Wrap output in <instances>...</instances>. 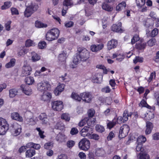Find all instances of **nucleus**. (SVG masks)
Wrapping results in <instances>:
<instances>
[{
    "label": "nucleus",
    "instance_id": "13",
    "mask_svg": "<svg viewBox=\"0 0 159 159\" xmlns=\"http://www.w3.org/2000/svg\"><path fill=\"white\" fill-rule=\"evenodd\" d=\"M104 45L101 43L98 44H92L90 47V49L93 52H97L102 50L104 47Z\"/></svg>",
    "mask_w": 159,
    "mask_h": 159
},
{
    "label": "nucleus",
    "instance_id": "11",
    "mask_svg": "<svg viewBox=\"0 0 159 159\" xmlns=\"http://www.w3.org/2000/svg\"><path fill=\"white\" fill-rule=\"evenodd\" d=\"M31 68L29 65H24L23 68L22 75L25 76L30 75L31 74Z\"/></svg>",
    "mask_w": 159,
    "mask_h": 159
},
{
    "label": "nucleus",
    "instance_id": "52",
    "mask_svg": "<svg viewBox=\"0 0 159 159\" xmlns=\"http://www.w3.org/2000/svg\"><path fill=\"white\" fill-rule=\"evenodd\" d=\"M26 120L27 124L29 125H33L35 124V121L34 119V118L32 117L31 118H27Z\"/></svg>",
    "mask_w": 159,
    "mask_h": 159
},
{
    "label": "nucleus",
    "instance_id": "36",
    "mask_svg": "<svg viewBox=\"0 0 159 159\" xmlns=\"http://www.w3.org/2000/svg\"><path fill=\"white\" fill-rule=\"evenodd\" d=\"M154 21L151 18H148L147 19L144 25L146 27H149L150 26H153L154 24Z\"/></svg>",
    "mask_w": 159,
    "mask_h": 159
},
{
    "label": "nucleus",
    "instance_id": "33",
    "mask_svg": "<svg viewBox=\"0 0 159 159\" xmlns=\"http://www.w3.org/2000/svg\"><path fill=\"white\" fill-rule=\"evenodd\" d=\"M146 46V43H142L139 41L136 43V48L138 49L142 50L145 48Z\"/></svg>",
    "mask_w": 159,
    "mask_h": 159
},
{
    "label": "nucleus",
    "instance_id": "10",
    "mask_svg": "<svg viewBox=\"0 0 159 159\" xmlns=\"http://www.w3.org/2000/svg\"><path fill=\"white\" fill-rule=\"evenodd\" d=\"M93 129L89 126H84L80 132L81 135L84 137L89 136L93 133Z\"/></svg>",
    "mask_w": 159,
    "mask_h": 159
},
{
    "label": "nucleus",
    "instance_id": "37",
    "mask_svg": "<svg viewBox=\"0 0 159 159\" xmlns=\"http://www.w3.org/2000/svg\"><path fill=\"white\" fill-rule=\"evenodd\" d=\"M146 141V137L143 135H140L138 137L137 140V143H144Z\"/></svg>",
    "mask_w": 159,
    "mask_h": 159
},
{
    "label": "nucleus",
    "instance_id": "50",
    "mask_svg": "<svg viewBox=\"0 0 159 159\" xmlns=\"http://www.w3.org/2000/svg\"><path fill=\"white\" fill-rule=\"evenodd\" d=\"M35 43L33 41L30 39L27 40L25 43V45L26 47H29L35 45Z\"/></svg>",
    "mask_w": 159,
    "mask_h": 159
},
{
    "label": "nucleus",
    "instance_id": "49",
    "mask_svg": "<svg viewBox=\"0 0 159 159\" xmlns=\"http://www.w3.org/2000/svg\"><path fill=\"white\" fill-rule=\"evenodd\" d=\"M80 61H81L80 57L78 54L74 57L73 61L74 64L77 65L79 64Z\"/></svg>",
    "mask_w": 159,
    "mask_h": 159
},
{
    "label": "nucleus",
    "instance_id": "8",
    "mask_svg": "<svg viewBox=\"0 0 159 159\" xmlns=\"http://www.w3.org/2000/svg\"><path fill=\"white\" fill-rule=\"evenodd\" d=\"M81 100L86 103H90L93 98L92 94L89 92H85L80 93Z\"/></svg>",
    "mask_w": 159,
    "mask_h": 159
},
{
    "label": "nucleus",
    "instance_id": "26",
    "mask_svg": "<svg viewBox=\"0 0 159 159\" xmlns=\"http://www.w3.org/2000/svg\"><path fill=\"white\" fill-rule=\"evenodd\" d=\"M126 6V3L125 1H123L119 3L116 7V11H120L125 8Z\"/></svg>",
    "mask_w": 159,
    "mask_h": 159
},
{
    "label": "nucleus",
    "instance_id": "31",
    "mask_svg": "<svg viewBox=\"0 0 159 159\" xmlns=\"http://www.w3.org/2000/svg\"><path fill=\"white\" fill-rule=\"evenodd\" d=\"M102 7L103 10L108 11H111L113 10V7L105 2L102 4Z\"/></svg>",
    "mask_w": 159,
    "mask_h": 159
},
{
    "label": "nucleus",
    "instance_id": "38",
    "mask_svg": "<svg viewBox=\"0 0 159 159\" xmlns=\"http://www.w3.org/2000/svg\"><path fill=\"white\" fill-rule=\"evenodd\" d=\"M137 6L138 8H141L145 4V0H136Z\"/></svg>",
    "mask_w": 159,
    "mask_h": 159
},
{
    "label": "nucleus",
    "instance_id": "4",
    "mask_svg": "<svg viewBox=\"0 0 159 159\" xmlns=\"http://www.w3.org/2000/svg\"><path fill=\"white\" fill-rule=\"evenodd\" d=\"M80 148L83 150H87L90 147V142L87 139H82L79 143Z\"/></svg>",
    "mask_w": 159,
    "mask_h": 159
},
{
    "label": "nucleus",
    "instance_id": "29",
    "mask_svg": "<svg viewBox=\"0 0 159 159\" xmlns=\"http://www.w3.org/2000/svg\"><path fill=\"white\" fill-rule=\"evenodd\" d=\"M73 5V2L71 0H64L63 2V7L66 9H68L69 6L71 7Z\"/></svg>",
    "mask_w": 159,
    "mask_h": 159
},
{
    "label": "nucleus",
    "instance_id": "25",
    "mask_svg": "<svg viewBox=\"0 0 159 159\" xmlns=\"http://www.w3.org/2000/svg\"><path fill=\"white\" fill-rule=\"evenodd\" d=\"M55 39H57L59 35L60 31L57 28H53L49 30Z\"/></svg>",
    "mask_w": 159,
    "mask_h": 159
},
{
    "label": "nucleus",
    "instance_id": "51",
    "mask_svg": "<svg viewBox=\"0 0 159 159\" xmlns=\"http://www.w3.org/2000/svg\"><path fill=\"white\" fill-rule=\"evenodd\" d=\"M61 118L66 121H69L70 119V116L68 114L63 113L61 116Z\"/></svg>",
    "mask_w": 159,
    "mask_h": 159
},
{
    "label": "nucleus",
    "instance_id": "24",
    "mask_svg": "<svg viewBox=\"0 0 159 159\" xmlns=\"http://www.w3.org/2000/svg\"><path fill=\"white\" fill-rule=\"evenodd\" d=\"M146 129L145 130V134H150L152 131L153 127L152 124L148 121H147L146 123Z\"/></svg>",
    "mask_w": 159,
    "mask_h": 159
},
{
    "label": "nucleus",
    "instance_id": "32",
    "mask_svg": "<svg viewBox=\"0 0 159 159\" xmlns=\"http://www.w3.org/2000/svg\"><path fill=\"white\" fill-rule=\"evenodd\" d=\"M31 60L33 62H35L39 60L40 57L34 52H32L31 53Z\"/></svg>",
    "mask_w": 159,
    "mask_h": 159
},
{
    "label": "nucleus",
    "instance_id": "19",
    "mask_svg": "<svg viewBox=\"0 0 159 159\" xmlns=\"http://www.w3.org/2000/svg\"><path fill=\"white\" fill-rule=\"evenodd\" d=\"M65 87L63 84H60L58 85L54 90V93L56 96L59 95L63 91Z\"/></svg>",
    "mask_w": 159,
    "mask_h": 159
},
{
    "label": "nucleus",
    "instance_id": "54",
    "mask_svg": "<svg viewBox=\"0 0 159 159\" xmlns=\"http://www.w3.org/2000/svg\"><path fill=\"white\" fill-rule=\"evenodd\" d=\"M143 59L142 57H136L133 60V62L136 64L138 62H143Z\"/></svg>",
    "mask_w": 159,
    "mask_h": 159
},
{
    "label": "nucleus",
    "instance_id": "53",
    "mask_svg": "<svg viewBox=\"0 0 159 159\" xmlns=\"http://www.w3.org/2000/svg\"><path fill=\"white\" fill-rule=\"evenodd\" d=\"M96 130L99 132L102 133L105 130L104 127L100 125H97L96 126Z\"/></svg>",
    "mask_w": 159,
    "mask_h": 159
},
{
    "label": "nucleus",
    "instance_id": "43",
    "mask_svg": "<svg viewBox=\"0 0 159 159\" xmlns=\"http://www.w3.org/2000/svg\"><path fill=\"white\" fill-rule=\"evenodd\" d=\"M46 38L47 40L49 41L56 40L49 31L46 34Z\"/></svg>",
    "mask_w": 159,
    "mask_h": 159
},
{
    "label": "nucleus",
    "instance_id": "21",
    "mask_svg": "<svg viewBox=\"0 0 159 159\" xmlns=\"http://www.w3.org/2000/svg\"><path fill=\"white\" fill-rule=\"evenodd\" d=\"M137 144L136 150L137 152H143L148 151V149L145 146L143 147V144L142 143H137Z\"/></svg>",
    "mask_w": 159,
    "mask_h": 159
},
{
    "label": "nucleus",
    "instance_id": "17",
    "mask_svg": "<svg viewBox=\"0 0 159 159\" xmlns=\"http://www.w3.org/2000/svg\"><path fill=\"white\" fill-rule=\"evenodd\" d=\"M121 24L120 22L119 23L118 25L113 24L111 27V30L112 31L117 32H122V29L121 28Z\"/></svg>",
    "mask_w": 159,
    "mask_h": 159
},
{
    "label": "nucleus",
    "instance_id": "27",
    "mask_svg": "<svg viewBox=\"0 0 159 159\" xmlns=\"http://www.w3.org/2000/svg\"><path fill=\"white\" fill-rule=\"evenodd\" d=\"M66 138V136L64 134L61 133L58 134L56 137V140L59 142H62L64 141Z\"/></svg>",
    "mask_w": 159,
    "mask_h": 159
},
{
    "label": "nucleus",
    "instance_id": "45",
    "mask_svg": "<svg viewBox=\"0 0 159 159\" xmlns=\"http://www.w3.org/2000/svg\"><path fill=\"white\" fill-rule=\"evenodd\" d=\"M35 26L38 28H41L43 27H46L47 25L46 24H44L41 22L37 21L35 23Z\"/></svg>",
    "mask_w": 159,
    "mask_h": 159
},
{
    "label": "nucleus",
    "instance_id": "22",
    "mask_svg": "<svg viewBox=\"0 0 159 159\" xmlns=\"http://www.w3.org/2000/svg\"><path fill=\"white\" fill-rule=\"evenodd\" d=\"M137 157L139 159H151L150 156L147 151L143 152H140Z\"/></svg>",
    "mask_w": 159,
    "mask_h": 159
},
{
    "label": "nucleus",
    "instance_id": "28",
    "mask_svg": "<svg viewBox=\"0 0 159 159\" xmlns=\"http://www.w3.org/2000/svg\"><path fill=\"white\" fill-rule=\"evenodd\" d=\"M35 154V151L34 149H30L26 152V157H31L34 156Z\"/></svg>",
    "mask_w": 159,
    "mask_h": 159
},
{
    "label": "nucleus",
    "instance_id": "42",
    "mask_svg": "<svg viewBox=\"0 0 159 159\" xmlns=\"http://www.w3.org/2000/svg\"><path fill=\"white\" fill-rule=\"evenodd\" d=\"M16 60L14 58L11 59L10 62L6 64L5 66L7 68H9L14 66L15 64Z\"/></svg>",
    "mask_w": 159,
    "mask_h": 159
},
{
    "label": "nucleus",
    "instance_id": "62",
    "mask_svg": "<svg viewBox=\"0 0 159 159\" xmlns=\"http://www.w3.org/2000/svg\"><path fill=\"white\" fill-rule=\"evenodd\" d=\"M139 39V36L137 35H135L131 39V44H134L136 42L138 41Z\"/></svg>",
    "mask_w": 159,
    "mask_h": 159
},
{
    "label": "nucleus",
    "instance_id": "63",
    "mask_svg": "<svg viewBox=\"0 0 159 159\" xmlns=\"http://www.w3.org/2000/svg\"><path fill=\"white\" fill-rule=\"evenodd\" d=\"M115 136V134L113 131L110 132L107 137V139L108 140H111Z\"/></svg>",
    "mask_w": 159,
    "mask_h": 159
},
{
    "label": "nucleus",
    "instance_id": "18",
    "mask_svg": "<svg viewBox=\"0 0 159 159\" xmlns=\"http://www.w3.org/2000/svg\"><path fill=\"white\" fill-rule=\"evenodd\" d=\"M65 87L63 84H60L58 85L54 90V93L56 96L59 95L63 91Z\"/></svg>",
    "mask_w": 159,
    "mask_h": 159
},
{
    "label": "nucleus",
    "instance_id": "41",
    "mask_svg": "<svg viewBox=\"0 0 159 159\" xmlns=\"http://www.w3.org/2000/svg\"><path fill=\"white\" fill-rule=\"evenodd\" d=\"M117 122V119H114L112 121L109 122L107 124V127L109 129L113 128L116 124Z\"/></svg>",
    "mask_w": 159,
    "mask_h": 159
},
{
    "label": "nucleus",
    "instance_id": "9",
    "mask_svg": "<svg viewBox=\"0 0 159 159\" xmlns=\"http://www.w3.org/2000/svg\"><path fill=\"white\" fill-rule=\"evenodd\" d=\"M52 106L54 110L60 111L63 109V103L60 101H55L52 103Z\"/></svg>",
    "mask_w": 159,
    "mask_h": 159
},
{
    "label": "nucleus",
    "instance_id": "15",
    "mask_svg": "<svg viewBox=\"0 0 159 159\" xmlns=\"http://www.w3.org/2000/svg\"><path fill=\"white\" fill-rule=\"evenodd\" d=\"M21 90L26 95H29L32 93V90L29 86L22 84L20 86Z\"/></svg>",
    "mask_w": 159,
    "mask_h": 159
},
{
    "label": "nucleus",
    "instance_id": "57",
    "mask_svg": "<svg viewBox=\"0 0 159 159\" xmlns=\"http://www.w3.org/2000/svg\"><path fill=\"white\" fill-rule=\"evenodd\" d=\"M156 43V39L154 38H152L148 41V44L149 46L152 47Z\"/></svg>",
    "mask_w": 159,
    "mask_h": 159
},
{
    "label": "nucleus",
    "instance_id": "56",
    "mask_svg": "<svg viewBox=\"0 0 159 159\" xmlns=\"http://www.w3.org/2000/svg\"><path fill=\"white\" fill-rule=\"evenodd\" d=\"M11 20H8L6 21L5 24V27L7 31H9L10 30L11 24Z\"/></svg>",
    "mask_w": 159,
    "mask_h": 159
},
{
    "label": "nucleus",
    "instance_id": "5",
    "mask_svg": "<svg viewBox=\"0 0 159 159\" xmlns=\"http://www.w3.org/2000/svg\"><path fill=\"white\" fill-rule=\"evenodd\" d=\"M12 134L14 136H17L20 134L21 131V126L16 123L11 125Z\"/></svg>",
    "mask_w": 159,
    "mask_h": 159
},
{
    "label": "nucleus",
    "instance_id": "44",
    "mask_svg": "<svg viewBox=\"0 0 159 159\" xmlns=\"http://www.w3.org/2000/svg\"><path fill=\"white\" fill-rule=\"evenodd\" d=\"M25 80L26 83L29 85L32 84L34 81V78L31 76L26 78Z\"/></svg>",
    "mask_w": 159,
    "mask_h": 159
},
{
    "label": "nucleus",
    "instance_id": "6",
    "mask_svg": "<svg viewBox=\"0 0 159 159\" xmlns=\"http://www.w3.org/2000/svg\"><path fill=\"white\" fill-rule=\"evenodd\" d=\"M50 84L47 81L40 82L37 85L38 89L41 92H43L47 90H50Z\"/></svg>",
    "mask_w": 159,
    "mask_h": 159
},
{
    "label": "nucleus",
    "instance_id": "1",
    "mask_svg": "<svg viewBox=\"0 0 159 159\" xmlns=\"http://www.w3.org/2000/svg\"><path fill=\"white\" fill-rule=\"evenodd\" d=\"M39 7L38 5L35 3H31L28 5L25 11L24 15L26 17H29L35 12Z\"/></svg>",
    "mask_w": 159,
    "mask_h": 159
},
{
    "label": "nucleus",
    "instance_id": "7",
    "mask_svg": "<svg viewBox=\"0 0 159 159\" xmlns=\"http://www.w3.org/2000/svg\"><path fill=\"white\" fill-rule=\"evenodd\" d=\"M129 130V127L127 125H124L121 126L119 132V138L121 139L126 137L128 135Z\"/></svg>",
    "mask_w": 159,
    "mask_h": 159
},
{
    "label": "nucleus",
    "instance_id": "35",
    "mask_svg": "<svg viewBox=\"0 0 159 159\" xmlns=\"http://www.w3.org/2000/svg\"><path fill=\"white\" fill-rule=\"evenodd\" d=\"M131 115V113L130 112L129 113L128 111H125L123 114V121H127L128 120V117L129 116H130Z\"/></svg>",
    "mask_w": 159,
    "mask_h": 159
},
{
    "label": "nucleus",
    "instance_id": "3",
    "mask_svg": "<svg viewBox=\"0 0 159 159\" xmlns=\"http://www.w3.org/2000/svg\"><path fill=\"white\" fill-rule=\"evenodd\" d=\"M9 129V124L6 120L0 117V135H4Z\"/></svg>",
    "mask_w": 159,
    "mask_h": 159
},
{
    "label": "nucleus",
    "instance_id": "20",
    "mask_svg": "<svg viewBox=\"0 0 159 159\" xmlns=\"http://www.w3.org/2000/svg\"><path fill=\"white\" fill-rule=\"evenodd\" d=\"M11 118L17 121L22 122L23 121L22 117L17 112H13L11 114Z\"/></svg>",
    "mask_w": 159,
    "mask_h": 159
},
{
    "label": "nucleus",
    "instance_id": "2",
    "mask_svg": "<svg viewBox=\"0 0 159 159\" xmlns=\"http://www.w3.org/2000/svg\"><path fill=\"white\" fill-rule=\"evenodd\" d=\"M78 55L82 61H84L89 57V53L88 50L84 48H79L78 50Z\"/></svg>",
    "mask_w": 159,
    "mask_h": 159
},
{
    "label": "nucleus",
    "instance_id": "64",
    "mask_svg": "<svg viewBox=\"0 0 159 159\" xmlns=\"http://www.w3.org/2000/svg\"><path fill=\"white\" fill-rule=\"evenodd\" d=\"M75 144V142L74 141L71 140L68 141L66 143L67 147L70 148L73 147Z\"/></svg>",
    "mask_w": 159,
    "mask_h": 159
},
{
    "label": "nucleus",
    "instance_id": "16",
    "mask_svg": "<svg viewBox=\"0 0 159 159\" xmlns=\"http://www.w3.org/2000/svg\"><path fill=\"white\" fill-rule=\"evenodd\" d=\"M52 98V94L49 92H44L41 96V99L44 101H49Z\"/></svg>",
    "mask_w": 159,
    "mask_h": 159
},
{
    "label": "nucleus",
    "instance_id": "23",
    "mask_svg": "<svg viewBox=\"0 0 159 159\" xmlns=\"http://www.w3.org/2000/svg\"><path fill=\"white\" fill-rule=\"evenodd\" d=\"M116 58V60L119 62L122 61L124 58L125 56L123 54L117 52L113 54L112 58Z\"/></svg>",
    "mask_w": 159,
    "mask_h": 159
},
{
    "label": "nucleus",
    "instance_id": "40",
    "mask_svg": "<svg viewBox=\"0 0 159 159\" xmlns=\"http://www.w3.org/2000/svg\"><path fill=\"white\" fill-rule=\"evenodd\" d=\"M17 91L16 89H11L9 91V96L10 98L15 97L17 94Z\"/></svg>",
    "mask_w": 159,
    "mask_h": 159
},
{
    "label": "nucleus",
    "instance_id": "34",
    "mask_svg": "<svg viewBox=\"0 0 159 159\" xmlns=\"http://www.w3.org/2000/svg\"><path fill=\"white\" fill-rule=\"evenodd\" d=\"M71 97L72 98L79 102H80L81 100V97L75 92L72 93Z\"/></svg>",
    "mask_w": 159,
    "mask_h": 159
},
{
    "label": "nucleus",
    "instance_id": "47",
    "mask_svg": "<svg viewBox=\"0 0 159 159\" xmlns=\"http://www.w3.org/2000/svg\"><path fill=\"white\" fill-rule=\"evenodd\" d=\"M104 151L102 149L97 148L95 152V155L98 156H102L104 153Z\"/></svg>",
    "mask_w": 159,
    "mask_h": 159
},
{
    "label": "nucleus",
    "instance_id": "61",
    "mask_svg": "<svg viewBox=\"0 0 159 159\" xmlns=\"http://www.w3.org/2000/svg\"><path fill=\"white\" fill-rule=\"evenodd\" d=\"M46 46V43L44 41L40 42L38 43V47L40 49H43Z\"/></svg>",
    "mask_w": 159,
    "mask_h": 159
},
{
    "label": "nucleus",
    "instance_id": "55",
    "mask_svg": "<svg viewBox=\"0 0 159 159\" xmlns=\"http://www.w3.org/2000/svg\"><path fill=\"white\" fill-rule=\"evenodd\" d=\"M11 6V2L9 1L6 2H4V5L2 6V9L4 10L7 9Z\"/></svg>",
    "mask_w": 159,
    "mask_h": 159
},
{
    "label": "nucleus",
    "instance_id": "14",
    "mask_svg": "<svg viewBox=\"0 0 159 159\" xmlns=\"http://www.w3.org/2000/svg\"><path fill=\"white\" fill-rule=\"evenodd\" d=\"M39 118L41 121L43 125H47L48 124V120L45 113H41L39 116Z\"/></svg>",
    "mask_w": 159,
    "mask_h": 159
},
{
    "label": "nucleus",
    "instance_id": "60",
    "mask_svg": "<svg viewBox=\"0 0 159 159\" xmlns=\"http://www.w3.org/2000/svg\"><path fill=\"white\" fill-rule=\"evenodd\" d=\"M95 113V111L93 109H89L88 111V114L89 117H93Z\"/></svg>",
    "mask_w": 159,
    "mask_h": 159
},
{
    "label": "nucleus",
    "instance_id": "12",
    "mask_svg": "<svg viewBox=\"0 0 159 159\" xmlns=\"http://www.w3.org/2000/svg\"><path fill=\"white\" fill-rule=\"evenodd\" d=\"M118 44L117 41L115 39H112L109 41L107 44V49L110 50L116 47Z\"/></svg>",
    "mask_w": 159,
    "mask_h": 159
},
{
    "label": "nucleus",
    "instance_id": "39",
    "mask_svg": "<svg viewBox=\"0 0 159 159\" xmlns=\"http://www.w3.org/2000/svg\"><path fill=\"white\" fill-rule=\"evenodd\" d=\"M67 53L66 52H63V53L59 54L58 58L60 61H64L65 60L67 56Z\"/></svg>",
    "mask_w": 159,
    "mask_h": 159
},
{
    "label": "nucleus",
    "instance_id": "59",
    "mask_svg": "<svg viewBox=\"0 0 159 159\" xmlns=\"http://www.w3.org/2000/svg\"><path fill=\"white\" fill-rule=\"evenodd\" d=\"M145 117H146V120H150L154 118V115L151 112H149V113H147L146 115V114H145Z\"/></svg>",
    "mask_w": 159,
    "mask_h": 159
},
{
    "label": "nucleus",
    "instance_id": "46",
    "mask_svg": "<svg viewBox=\"0 0 159 159\" xmlns=\"http://www.w3.org/2000/svg\"><path fill=\"white\" fill-rule=\"evenodd\" d=\"M139 106L141 107H145L148 109L151 108V107L144 100H142L140 103L139 104Z\"/></svg>",
    "mask_w": 159,
    "mask_h": 159
},
{
    "label": "nucleus",
    "instance_id": "58",
    "mask_svg": "<svg viewBox=\"0 0 159 159\" xmlns=\"http://www.w3.org/2000/svg\"><path fill=\"white\" fill-rule=\"evenodd\" d=\"M156 77V72H152L151 73L149 78L147 79L148 81L150 82L153 79H154Z\"/></svg>",
    "mask_w": 159,
    "mask_h": 159
},
{
    "label": "nucleus",
    "instance_id": "48",
    "mask_svg": "<svg viewBox=\"0 0 159 159\" xmlns=\"http://www.w3.org/2000/svg\"><path fill=\"white\" fill-rule=\"evenodd\" d=\"M28 52L27 49L25 48H22L20 49L18 53V55L21 56L24 55Z\"/></svg>",
    "mask_w": 159,
    "mask_h": 159
},
{
    "label": "nucleus",
    "instance_id": "30",
    "mask_svg": "<svg viewBox=\"0 0 159 159\" xmlns=\"http://www.w3.org/2000/svg\"><path fill=\"white\" fill-rule=\"evenodd\" d=\"M91 118H89V117L85 118L79 123V125L80 126H83L86 123L89 124V121H91Z\"/></svg>",
    "mask_w": 159,
    "mask_h": 159
}]
</instances>
